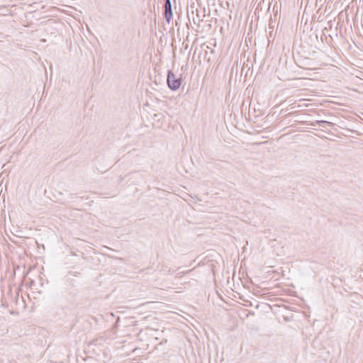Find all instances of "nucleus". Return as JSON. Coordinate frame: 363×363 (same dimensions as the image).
I'll return each mask as SVG.
<instances>
[{"instance_id":"nucleus-1","label":"nucleus","mask_w":363,"mask_h":363,"mask_svg":"<svg viewBox=\"0 0 363 363\" xmlns=\"http://www.w3.org/2000/svg\"><path fill=\"white\" fill-rule=\"evenodd\" d=\"M167 82L169 88L172 91H175L180 87L182 80L180 77H177V75L174 74L172 71L169 70L167 73Z\"/></svg>"},{"instance_id":"nucleus-2","label":"nucleus","mask_w":363,"mask_h":363,"mask_svg":"<svg viewBox=\"0 0 363 363\" xmlns=\"http://www.w3.org/2000/svg\"><path fill=\"white\" fill-rule=\"evenodd\" d=\"M164 15L165 17L166 21L168 23H170V21L172 18V3L170 0H165L164 1Z\"/></svg>"},{"instance_id":"nucleus-3","label":"nucleus","mask_w":363,"mask_h":363,"mask_svg":"<svg viewBox=\"0 0 363 363\" xmlns=\"http://www.w3.org/2000/svg\"><path fill=\"white\" fill-rule=\"evenodd\" d=\"M86 363H104V361H101L100 359L94 357H88L86 359Z\"/></svg>"},{"instance_id":"nucleus-4","label":"nucleus","mask_w":363,"mask_h":363,"mask_svg":"<svg viewBox=\"0 0 363 363\" xmlns=\"http://www.w3.org/2000/svg\"><path fill=\"white\" fill-rule=\"evenodd\" d=\"M196 12H197V13H196V17H197V20H198V24L199 25V23H200V18H199V13H198V12H199V11H198V10H196Z\"/></svg>"},{"instance_id":"nucleus-5","label":"nucleus","mask_w":363,"mask_h":363,"mask_svg":"<svg viewBox=\"0 0 363 363\" xmlns=\"http://www.w3.org/2000/svg\"><path fill=\"white\" fill-rule=\"evenodd\" d=\"M193 21H194V23H197V22H196V19L194 17H193Z\"/></svg>"},{"instance_id":"nucleus-6","label":"nucleus","mask_w":363,"mask_h":363,"mask_svg":"<svg viewBox=\"0 0 363 363\" xmlns=\"http://www.w3.org/2000/svg\"><path fill=\"white\" fill-rule=\"evenodd\" d=\"M201 55V52H199L198 53V57H199V58H200Z\"/></svg>"},{"instance_id":"nucleus-7","label":"nucleus","mask_w":363,"mask_h":363,"mask_svg":"<svg viewBox=\"0 0 363 363\" xmlns=\"http://www.w3.org/2000/svg\"><path fill=\"white\" fill-rule=\"evenodd\" d=\"M196 52H197V50L195 51L194 52V57H195L196 55Z\"/></svg>"}]
</instances>
